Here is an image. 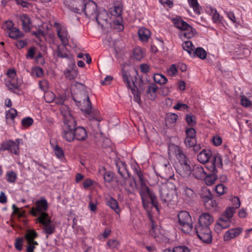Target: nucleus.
<instances>
[{
	"label": "nucleus",
	"instance_id": "17",
	"mask_svg": "<svg viewBox=\"0 0 252 252\" xmlns=\"http://www.w3.org/2000/svg\"><path fill=\"white\" fill-rule=\"evenodd\" d=\"M73 141L76 139L79 141H84L88 137L87 132L86 129L81 126L76 127L73 131Z\"/></svg>",
	"mask_w": 252,
	"mask_h": 252
},
{
	"label": "nucleus",
	"instance_id": "14",
	"mask_svg": "<svg viewBox=\"0 0 252 252\" xmlns=\"http://www.w3.org/2000/svg\"><path fill=\"white\" fill-rule=\"evenodd\" d=\"M129 178L124 179V183L122 185L124 187L127 195L133 193L135 189L137 188V184L135 179L133 177Z\"/></svg>",
	"mask_w": 252,
	"mask_h": 252
},
{
	"label": "nucleus",
	"instance_id": "11",
	"mask_svg": "<svg viewBox=\"0 0 252 252\" xmlns=\"http://www.w3.org/2000/svg\"><path fill=\"white\" fill-rule=\"evenodd\" d=\"M8 150L11 153L18 155L20 153L19 145L12 140H8L3 142L0 146V151Z\"/></svg>",
	"mask_w": 252,
	"mask_h": 252
},
{
	"label": "nucleus",
	"instance_id": "21",
	"mask_svg": "<svg viewBox=\"0 0 252 252\" xmlns=\"http://www.w3.org/2000/svg\"><path fill=\"white\" fill-rule=\"evenodd\" d=\"M212 155V152L210 150L203 149L197 155V159L199 162L205 163L209 161Z\"/></svg>",
	"mask_w": 252,
	"mask_h": 252
},
{
	"label": "nucleus",
	"instance_id": "34",
	"mask_svg": "<svg viewBox=\"0 0 252 252\" xmlns=\"http://www.w3.org/2000/svg\"><path fill=\"white\" fill-rule=\"evenodd\" d=\"M106 204L113 209L117 214H119L120 209L118 206V203L114 198L111 197L107 201Z\"/></svg>",
	"mask_w": 252,
	"mask_h": 252
},
{
	"label": "nucleus",
	"instance_id": "2",
	"mask_svg": "<svg viewBox=\"0 0 252 252\" xmlns=\"http://www.w3.org/2000/svg\"><path fill=\"white\" fill-rule=\"evenodd\" d=\"M63 116L62 136L66 141L71 142L73 141V131L77 127V123L70 111L65 112Z\"/></svg>",
	"mask_w": 252,
	"mask_h": 252
},
{
	"label": "nucleus",
	"instance_id": "40",
	"mask_svg": "<svg viewBox=\"0 0 252 252\" xmlns=\"http://www.w3.org/2000/svg\"><path fill=\"white\" fill-rule=\"evenodd\" d=\"M164 252H190L189 249L187 246H177L172 249H166Z\"/></svg>",
	"mask_w": 252,
	"mask_h": 252
},
{
	"label": "nucleus",
	"instance_id": "8",
	"mask_svg": "<svg viewBox=\"0 0 252 252\" xmlns=\"http://www.w3.org/2000/svg\"><path fill=\"white\" fill-rule=\"evenodd\" d=\"M169 150L172 151L179 160V166L190 165V161L183 153L181 148L177 145L173 144L169 147Z\"/></svg>",
	"mask_w": 252,
	"mask_h": 252
},
{
	"label": "nucleus",
	"instance_id": "37",
	"mask_svg": "<svg viewBox=\"0 0 252 252\" xmlns=\"http://www.w3.org/2000/svg\"><path fill=\"white\" fill-rule=\"evenodd\" d=\"M178 116L175 113H168L165 117L166 125L174 124L176 123Z\"/></svg>",
	"mask_w": 252,
	"mask_h": 252
},
{
	"label": "nucleus",
	"instance_id": "10",
	"mask_svg": "<svg viewBox=\"0 0 252 252\" xmlns=\"http://www.w3.org/2000/svg\"><path fill=\"white\" fill-rule=\"evenodd\" d=\"M65 6L71 11L78 14L83 12L84 0H64Z\"/></svg>",
	"mask_w": 252,
	"mask_h": 252
},
{
	"label": "nucleus",
	"instance_id": "36",
	"mask_svg": "<svg viewBox=\"0 0 252 252\" xmlns=\"http://www.w3.org/2000/svg\"><path fill=\"white\" fill-rule=\"evenodd\" d=\"M64 74L67 79L71 80L77 77L78 72L75 68H72L70 69H67L64 70Z\"/></svg>",
	"mask_w": 252,
	"mask_h": 252
},
{
	"label": "nucleus",
	"instance_id": "23",
	"mask_svg": "<svg viewBox=\"0 0 252 252\" xmlns=\"http://www.w3.org/2000/svg\"><path fill=\"white\" fill-rule=\"evenodd\" d=\"M158 88L155 83H151L148 87L146 93L150 100H155L157 97V93Z\"/></svg>",
	"mask_w": 252,
	"mask_h": 252
},
{
	"label": "nucleus",
	"instance_id": "31",
	"mask_svg": "<svg viewBox=\"0 0 252 252\" xmlns=\"http://www.w3.org/2000/svg\"><path fill=\"white\" fill-rule=\"evenodd\" d=\"M200 197L203 204L213 198V194L211 191L206 188H203L201 190Z\"/></svg>",
	"mask_w": 252,
	"mask_h": 252
},
{
	"label": "nucleus",
	"instance_id": "16",
	"mask_svg": "<svg viewBox=\"0 0 252 252\" xmlns=\"http://www.w3.org/2000/svg\"><path fill=\"white\" fill-rule=\"evenodd\" d=\"M231 223V220L227 219L226 218L223 217L221 215L219 220L215 225V230L219 233L222 229H225L228 227Z\"/></svg>",
	"mask_w": 252,
	"mask_h": 252
},
{
	"label": "nucleus",
	"instance_id": "53",
	"mask_svg": "<svg viewBox=\"0 0 252 252\" xmlns=\"http://www.w3.org/2000/svg\"><path fill=\"white\" fill-rule=\"evenodd\" d=\"M241 97V104L245 107H250L252 104V102H251L246 96L243 95L240 96Z\"/></svg>",
	"mask_w": 252,
	"mask_h": 252
},
{
	"label": "nucleus",
	"instance_id": "12",
	"mask_svg": "<svg viewBox=\"0 0 252 252\" xmlns=\"http://www.w3.org/2000/svg\"><path fill=\"white\" fill-rule=\"evenodd\" d=\"M83 12H84L87 17L90 18H94L97 14L96 4L92 0L84 2Z\"/></svg>",
	"mask_w": 252,
	"mask_h": 252
},
{
	"label": "nucleus",
	"instance_id": "61",
	"mask_svg": "<svg viewBox=\"0 0 252 252\" xmlns=\"http://www.w3.org/2000/svg\"><path fill=\"white\" fill-rule=\"evenodd\" d=\"M231 201L232 205H233L232 207H234L235 210L240 207L241 205V202L239 197L237 196L232 197Z\"/></svg>",
	"mask_w": 252,
	"mask_h": 252
},
{
	"label": "nucleus",
	"instance_id": "20",
	"mask_svg": "<svg viewBox=\"0 0 252 252\" xmlns=\"http://www.w3.org/2000/svg\"><path fill=\"white\" fill-rule=\"evenodd\" d=\"M193 176L197 179L203 180L206 176V172L200 165H195L191 171Z\"/></svg>",
	"mask_w": 252,
	"mask_h": 252
},
{
	"label": "nucleus",
	"instance_id": "44",
	"mask_svg": "<svg viewBox=\"0 0 252 252\" xmlns=\"http://www.w3.org/2000/svg\"><path fill=\"white\" fill-rule=\"evenodd\" d=\"M44 232L47 235H51L55 231V226L51 222H48L43 225Z\"/></svg>",
	"mask_w": 252,
	"mask_h": 252
},
{
	"label": "nucleus",
	"instance_id": "64",
	"mask_svg": "<svg viewBox=\"0 0 252 252\" xmlns=\"http://www.w3.org/2000/svg\"><path fill=\"white\" fill-rule=\"evenodd\" d=\"M21 83L15 82L14 81L8 82V87L9 89H17L20 87Z\"/></svg>",
	"mask_w": 252,
	"mask_h": 252
},
{
	"label": "nucleus",
	"instance_id": "59",
	"mask_svg": "<svg viewBox=\"0 0 252 252\" xmlns=\"http://www.w3.org/2000/svg\"><path fill=\"white\" fill-rule=\"evenodd\" d=\"M185 143L187 147L189 148L192 147L196 143V138H186L185 140Z\"/></svg>",
	"mask_w": 252,
	"mask_h": 252
},
{
	"label": "nucleus",
	"instance_id": "24",
	"mask_svg": "<svg viewBox=\"0 0 252 252\" xmlns=\"http://www.w3.org/2000/svg\"><path fill=\"white\" fill-rule=\"evenodd\" d=\"M117 167L119 174L124 178L126 179L127 177H130V174L128 172L127 168L126 165L123 162H120L117 164Z\"/></svg>",
	"mask_w": 252,
	"mask_h": 252
},
{
	"label": "nucleus",
	"instance_id": "19",
	"mask_svg": "<svg viewBox=\"0 0 252 252\" xmlns=\"http://www.w3.org/2000/svg\"><path fill=\"white\" fill-rule=\"evenodd\" d=\"M242 228L241 227H237L227 230L223 235V240L224 241H229L238 236L242 232Z\"/></svg>",
	"mask_w": 252,
	"mask_h": 252
},
{
	"label": "nucleus",
	"instance_id": "3",
	"mask_svg": "<svg viewBox=\"0 0 252 252\" xmlns=\"http://www.w3.org/2000/svg\"><path fill=\"white\" fill-rule=\"evenodd\" d=\"M178 228L184 233L189 234L193 229V222L189 212L186 211H180L178 215Z\"/></svg>",
	"mask_w": 252,
	"mask_h": 252
},
{
	"label": "nucleus",
	"instance_id": "54",
	"mask_svg": "<svg viewBox=\"0 0 252 252\" xmlns=\"http://www.w3.org/2000/svg\"><path fill=\"white\" fill-rule=\"evenodd\" d=\"M33 120L31 117H26L24 118L22 121V126L24 127H28L33 124Z\"/></svg>",
	"mask_w": 252,
	"mask_h": 252
},
{
	"label": "nucleus",
	"instance_id": "42",
	"mask_svg": "<svg viewBox=\"0 0 252 252\" xmlns=\"http://www.w3.org/2000/svg\"><path fill=\"white\" fill-rule=\"evenodd\" d=\"M154 80L160 85L165 84L167 82V79L165 76L159 73H156L154 75Z\"/></svg>",
	"mask_w": 252,
	"mask_h": 252
},
{
	"label": "nucleus",
	"instance_id": "32",
	"mask_svg": "<svg viewBox=\"0 0 252 252\" xmlns=\"http://www.w3.org/2000/svg\"><path fill=\"white\" fill-rule=\"evenodd\" d=\"M99 171L100 174L103 175L105 181L110 183L113 180L114 174L112 172L107 171L105 167H102Z\"/></svg>",
	"mask_w": 252,
	"mask_h": 252
},
{
	"label": "nucleus",
	"instance_id": "13",
	"mask_svg": "<svg viewBox=\"0 0 252 252\" xmlns=\"http://www.w3.org/2000/svg\"><path fill=\"white\" fill-rule=\"evenodd\" d=\"M36 207L32 208L31 214L35 217L37 215V212H44L48 209V205L46 199L42 198L35 202Z\"/></svg>",
	"mask_w": 252,
	"mask_h": 252
},
{
	"label": "nucleus",
	"instance_id": "62",
	"mask_svg": "<svg viewBox=\"0 0 252 252\" xmlns=\"http://www.w3.org/2000/svg\"><path fill=\"white\" fill-rule=\"evenodd\" d=\"M186 120L188 125H194L195 124V117L193 115H187Z\"/></svg>",
	"mask_w": 252,
	"mask_h": 252
},
{
	"label": "nucleus",
	"instance_id": "38",
	"mask_svg": "<svg viewBox=\"0 0 252 252\" xmlns=\"http://www.w3.org/2000/svg\"><path fill=\"white\" fill-rule=\"evenodd\" d=\"M37 220L39 223L43 225L51 221L50 217L45 212H41Z\"/></svg>",
	"mask_w": 252,
	"mask_h": 252
},
{
	"label": "nucleus",
	"instance_id": "60",
	"mask_svg": "<svg viewBox=\"0 0 252 252\" xmlns=\"http://www.w3.org/2000/svg\"><path fill=\"white\" fill-rule=\"evenodd\" d=\"M23 238H18L16 239L15 243V247L16 250L20 251L22 250Z\"/></svg>",
	"mask_w": 252,
	"mask_h": 252
},
{
	"label": "nucleus",
	"instance_id": "52",
	"mask_svg": "<svg viewBox=\"0 0 252 252\" xmlns=\"http://www.w3.org/2000/svg\"><path fill=\"white\" fill-rule=\"evenodd\" d=\"M7 180L9 183H14L17 179V174L13 171L7 172L6 174Z\"/></svg>",
	"mask_w": 252,
	"mask_h": 252
},
{
	"label": "nucleus",
	"instance_id": "45",
	"mask_svg": "<svg viewBox=\"0 0 252 252\" xmlns=\"http://www.w3.org/2000/svg\"><path fill=\"white\" fill-rule=\"evenodd\" d=\"M235 212L236 210L234 207H228L223 212L221 216H223V217L226 218L227 219L231 220V219Z\"/></svg>",
	"mask_w": 252,
	"mask_h": 252
},
{
	"label": "nucleus",
	"instance_id": "9",
	"mask_svg": "<svg viewBox=\"0 0 252 252\" xmlns=\"http://www.w3.org/2000/svg\"><path fill=\"white\" fill-rule=\"evenodd\" d=\"M175 189H169L167 185H164L160 188V196L161 201L164 203H168L176 198L175 195Z\"/></svg>",
	"mask_w": 252,
	"mask_h": 252
},
{
	"label": "nucleus",
	"instance_id": "22",
	"mask_svg": "<svg viewBox=\"0 0 252 252\" xmlns=\"http://www.w3.org/2000/svg\"><path fill=\"white\" fill-rule=\"evenodd\" d=\"M97 23L102 27L107 25L108 23V15L106 11H103L97 13L94 17Z\"/></svg>",
	"mask_w": 252,
	"mask_h": 252
},
{
	"label": "nucleus",
	"instance_id": "49",
	"mask_svg": "<svg viewBox=\"0 0 252 252\" xmlns=\"http://www.w3.org/2000/svg\"><path fill=\"white\" fill-rule=\"evenodd\" d=\"M227 188L222 184L217 185L215 187V191L219 195H221L226 192Z\"/></svg>",
	"mask_w": 252,
	"mask_h": 252
},
{
	"label": "nucleus",
	"instance_id": "25",
	"mask_svg": "<svg viewBox=\"0 0 252 252\" xmlns=\"http://www.w3.org/2000/svg\"><path fill=\"white\" fill-rule=\"evenodd\" d=\"M182 195L183 199L187 201L190 202L195 197L194 191L187 187H183Z\"/></svg>",
	"mask_w": 252,
	"mask_h": 252
},
{
	"label": "nucleus",
	"instance_id": "43",
	"mask_svg": "<svg viewBox=\"0 0 252 252\" xmlns=\"http://www.w3.org/2000/svg\"><path fill=\"white\" fill-rule=\"evenodd\" d=\"M182 46L184 50L186 51L190 56H192V52L194 51V46L192 42L190 41H185L183 43Z\"/></svg>",
	"mask_w": 252,
	"mask_h": 252
},
{
	"label": "nucleus",
	"instance_id": "50",
	"mask_svg": "<svg viewBox=\"0 0 252 252\" xmlns=\"http://www.w3.org/2000/svg\"><path fill=\"white\" fill-rule=\"evenodd\" d=\"M148 196L151 199L152 204L153 205V206H154L156 209L158 211V199L154 192L152 191L147 195V197Z\"/></svg>",
	"mask_w": 252,
	"mask_h": 252
},
{
	"label": "nucleus",
	"instance_id": "7",
	"mask_svg": "<svg viewBox=\"0 0 252 252\" xmlns=\"http://www.w3.org/2000/svg\"><path fill=\"white\" fill-rule=\"evenodd\" d=\"M195 229L198 237L204 243L210 244L212 241V232L208 226L197 225Z\"/></svg>",
	"mask_w": 252,
	"mask_h": 252
},
{
	"label": "nucleus",
	"instance_id": "56",
	"mask_svg": "<svg viewBox=\"0 0 252 252\" xmlns=\"http://www.w3.org/2000/svg\"><path fill=\"white\" fill-rule=\"evenodd\" d=\"M54 153L58 158L64 157V153L63 149L58 145H56L54 149Z\"/></svg>",
	"mask_w": 252,
	"mask_h": 252
},
{
	"label": "nucleus",
	"instance_id": "35",
	"mask_svg": "<svg viewBox=\"0 0 252 252\" xmlns=\"http://www.w3.org/2000/svg\"><path fill=\"white\" fill-rule=\"evenodd\" d=\"M192 57H197L201 59L204 60L207 57L206 51L202 47H197L195 51L192 52Z\"/></svg>",
	"mask_w": 252,
	"mask_h": 252
},
{
	"label": "nucleus",
	"instance_id": "47",
	"mask_svg": "<svg viewBox=\"0 0 252 252\" xmlns=\"http://www.w3.org/2000/svg\"><path fill=\"white\" fill-rule=\"evenodd\" d=\"M133 58L137 61H141L144 57L143 53L140 48H136L133 50Z\"/></svg>",
	"mask_w": 252,
	"mask_h": 252
},
{
	"label": "nucleus",
	"instance_id": "26",
	"mask_svg": "<svg viewBox=\"0 0 252 252\" xmlns=\"http://www.w3.org/2000/svg\"><path fill=\"white\" fill-rule=\"evenodd\" d=\"M20 20L22 22V29L25 32H29L31 30V21L30 18L25 14L22 15L20 17Z\"/></svg>",
	"mask_w": 252,
	"mask_h": 252
},
{
	"label": "nucleus",
	"instance_id": "6",
	"mask_svg": "<svg viewBox=\"0 0 252 252\" xmlns=\"http://www.w3.org/2000/svg\"><path fill=\"white\" fill-rule=\"evenodd\" d=\"M216 162H221L220 157H213V159L210 161L211 165L209 166V169L213 172V173L209 175H207L206 174L205 177L203 179L206 185L207 186H211L215 184V182L217 179V176L216 175V173L217 172L216 165Z\"/></svg>",
	"mask_w": 252,
	"mask_h": 252
},
{
	"label": "nucleus",
	"instance_id": "27",
	"mask_svg": "<svg viewBox=\"0 0 252 252\" xmlns=\"http://www.w3.org/2000/svg\"><path fill=\"white\" fill-rule=\"evenodd\" d=\"M177 171L182 177L186 178L191 173V169L190 165L178 166Z\"/></svg>",
	"mask_w": 252,
	"mask_h": 252
},
{
	"label": "nucleus",
	"instance_id": "5",
	"mask_svg": "<svg viewBox=\"0 0 252 252\" xmlns=\"http://www.w3.org/2000/svg\"><path fill=\"white\" fill-rule=\"evenodd\" d=\"M174 24L177 28L182 31L181 35L186 38H190L195 33V30L182 19H174Z\"/></svg>",
	"mask_w": 252,
	"mask_h": 252
},
{
	"label": "nucleus",
	"instance_id": "41",
	"mask_svg": "<svg viewBox=\"0 0 252 252\" xmlns=\"http://www.w3.org/2000/svg\"><path fill=\"white\" fill-rule=\"evenodd\" d=\"M189 6L192 7L194 12L199 15L200 14L201 7L197 0H188Z\"/></svg>",
	"mask_w": 252,
	"mask_h": 252
},
{
	"label": "nucleus",
	"instance_id": "58",
	"mask_svg": "<svg viewBox=\"0 0 252 252\" xmlns=\"http://www.w3.org/2000/svg\"><path fill=\"white\" fill-rule=\"evenodd\" d=\"M64 49V46L61 48L60 46H58L56 51L57 55L60 58H67V55L63 52Z\"/></svg>",
	"mask_w": 252,
	"mask_h": 252
},
{
	"label": "nucleus",
	"instance_id": "51",
	"mask_svg": "<svg viewBox=\"0 0 252 252\" xmlns=\"http://www.w3.org/2000/svg\"><path fill=\"white\" fill-rule=\"evenodd\" d=\"M17 115V112L16 109L14 108H11L9 110H8L5 115V117L6 119H11L14 120V118L16 117Z\"/></svg>",
	"mask_w": 252,
	"mask_h": 252
},
{
	"label": "nucleus",
	"instance_id": "33",
	"mask_svg": "<svg viewBox=\"0 0 252 252\" xmlns=\"http://www.w3.org/2000/svg\"><path fill=\"white\" fill-rule=\"evenodd\" d=\"M9 36L13 39H18L24 36V34L22 33L19 29L14 27L9 32Z\"/></svg>",
	"mask_w": 252,
	"mask_h": 252
},
{
	"label": "nucleus",
	"instance_id": "28",
	"mask_svg": "<svg viewBox=\"0 0 252 252\" xmlns=\"http://www.w3.org/2000/svg\"><path fill=\"white\" fill-rule=\"evenodd\" d=\"M140 187L139 190V192L140 196L141 197H143V196H147V195L152 192V191H151L147 186L144 180V179H142V180H140Z\"/></svg>",
	"mask_w": 252,
	"mask_h": 252
},
{
	"label": "nucleus",
	"instance_id": "30",
	"mask_svg": "<svg viewBox=\"0 0 252 252\" xmlns=\"http://www.w3.org/2000/svg\"><path fill=\"white\" fill-rule=\"evenodd\" d=\"M138 33L139 38L142 41H147L151 35L150 31L144 28H140Z\"/></svg>",
	"mask_w": 252,
	"mask_h": 252
},
{
	"label": "nucleus",
	"instance_id": "46",
	"mask_svg": "<svg viewBox=\"0 0 252 252\" xmlns=\"http://www.w3.org/2000/svg\"><path fill=\"white\" fill-rule=\"evenodd\" d=\"M203 204L207 210L215 209L218 205L216 200H214L213 198H211V199L205 202Z\"/></svg>",
	"mask_w": 252,
	"mask_h": 252
},
{
	"label": "nucleus",
	"instance_id": "55",
	"mask_svg": "<svg viewBox=\"0 0 252 252\" xmlns=\"http://www.w3.org/2000/svg\"><path fill=\"white\" fill-rule=\"evenodd\" d=\"M178 69L175 64H172L169 68L167 69V73L169 76H173L177 74Z\"/></svg>",
	"mask_w": 252,
	"mask_h": 252
},
{
	"label": "nucleus",
	"instance_id": "15",
	"mask_svg": "<svg viewBox=\"0 0 252 252\" xmlns=\"http://www.w3.org/2000/svg\"><path fill=\"white\" fill-rule=\"evenodd\" d=\"M112 14L114 16L118 17V19L114 21V23L115 25H118L119 31H122L124 30V26L122 25L123 19L121 17L122 12V7L118 5V6H114L113 10L111 11Z\"/></svg>",
	"mask_w": 252,
	"mask_h": 252
},
{
	"label": "nucleus",
	"instance_id": "48",
	"mask_svg": "<svg viewBox=\"0 0 252 252\" xmlns=\"http://www.w3.org/2000/svg\"><path fill=\"white\" fill-rule=\"evenodd\" d=\"M44 97L46 102L51 103L55 100V95L53 92L47 91L44 93Z\"/></svg>",
	"mask_w": 252,
	"mask_h": 252
},
{
	"label": "nucleus",
	"instance_id": "18",
	"mask_svg": "<svg viewBox=\"0 0 252 252\" xmlns=\"http://www.w3.org/2000/svg\"><path fill=\"white\" fill-rule=\"evenodd\" d=\"M214 222L213 217L208 213L202 214L199 218V222L197 225H203V226H208Z\"/></svg>",
	"mask_w": 252,
	"mask_h": 252
},
{
	"label": "nucleus",
	"instance_id": "39",
	"mask_svg": "<svg viewBox=\"0 0 252 252\" xmlns=\"http://www.w3.org/2000/svg\"><path fill=\"white\" fill-rule=\"evenodd\" d=\"M37 237V234L33 229L29 230L25 235L28 243L34 242V239Z\"/></svg>",
	"mask_w": 252,
	"mask_h": 252
},
{
	"label": "nucleus",
	"instance_id": "4",
	"mask_svg": "<svg viewBox=\"0 0 252 252\" xmlns=\"http://www.w3.org/2000/svg\"><path fill=\"white\" fill-rule=\"evenodd\" d=\"M159 176L167 180L173 179L174 171L168 160L161 158L158 165Z\"/></svg>",
	"mask_w": 252,
	"mask_h": 252
},
{
	"label": "nucleus",
	"instance_id": "1",
	"mask_svg": "<svg viewBox=\"0 0 252 252\" xmlns=\"http://www.w3.org/2000/svg\"><path fill=\"white\" fill-rule=\"evenodd\" d=\"M76 87L80 86L81 90L77 88L74 90V93L72 94V97L77 105L81 106L83 104V107L80 109L84 111L87 114H90L91 113L92 104L90 98L87 91L85 90V87L83 84L77 82Z\"/></svg>",
	"mask_w": 252,
	"mask_h": 252
},
{
	"label": "nucleus",
	"instance_id": "57",
	"mask_svg": "<svg viewBox=\"0 0 252 252\" xmlns=\"http://www.w3.org/2000/svg\"><path fill=\"white\" fill-rule=\"evenodd\" d=\"M187 137L186 138H195L196 132L193 128H188L186 131Z\"/></svg>",
	"mask_w": 252,
	"mask_h": 252
},
{
	"label": "nucleus",
	"instance_id": "63",
	"mask_svg": "<svg viewBox=\"0 0 252 252\" xmlns=\"http://www.w3.org/2000/svg\"><path fill=\"white\" fill-rule=\"evenodd\" d=\"M39 85L40 88L42 91L46 92V91L48 88L49 83L47 80H44L39 81Z\"/></svg>",
	"mask_w": 252,
	"mask_h": 252
},
{
	"label": "nucleus",
	"instance_id": "29",
	"mask_svg": "<svg viewBox=\"0 0 252 252\" xmlns=\"http://www.w3.org/2000/svg\"><path fill=\"white\" fill-rule=\"evenodd\" d=\"M57 34L64 46L68 44L67 32L65 30H62L61 28L60 29H58Z\"/></svg>",
	"mask_w": 252,
	"mask_h": 252
}]
</instances>
